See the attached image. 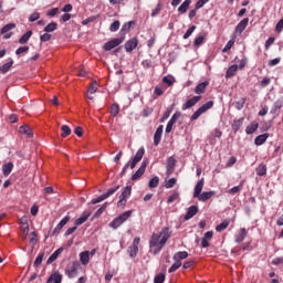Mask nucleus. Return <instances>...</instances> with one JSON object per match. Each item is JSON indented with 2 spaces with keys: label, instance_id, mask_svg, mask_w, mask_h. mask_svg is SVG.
<instances>
[{
  "label": "nucleus",
  "instance_id": "nucleus-1",
  "mask_svg": "<svg viewBox=\"0 0 283 283\" xmlns=\"http://www.w3.org/2000/svg\"><path fill=\"white\" fill-rule=\"evenodd\" d=\"M171 238V232H169V228H163L159 233H153L149 247L153 249V254L158 255L160 251H163V248L165 244H167V240Z\"/></svg>",
  "mask_w": 283,
  "mask_h": 283
},
{
  "label": "nucleus",
  "instance_id": "nucleus-2",
  "mask_svg": "<svg viewBox=\"0 0 283 283\" xmlns=\"http://www.w3.org/2000/svg\"><path fill=\"white\" fill-rule=\"evenodd\" d=\"M145 156V148H139L136 153V155L133 157L132 161H128L122 169L120 176H125L127 174V169H134L138 163L143 160V157Z\"/></svg>",
  "mask_w": 283,
  "mask_h": 283
},
{
  "label": "nucleus",
  "instance_id": "nucleus-3",
  "mask_svg": "<svg viewBox=\"0 0 283 283\" xmlns=\"http://www.w3.org/2000/svg\"><path fill=\"white\" fill-rule=\"evenodd\" d=\"M211 107H213V101L207 102L191 115L190 120H198L200 116H202L205 112H208V109H211Z\"/></svg>",
  "mask_w": 283,
  "mask_h": 283
},
{
  "label": "nucleus",
  "instance_id": "nucleus-4",
  "mask_svg": "<svg viewBox=\"0 0 283 283\" xmlns=\"http://www.w3.org/2000/svg\"><path fill=\"white\" fill-rule=\"evenodd\" d=\"M123 41H125V36L115 38L113 40H109L108 42H106L103 45V50H105V52H112V50H114L115 48H118V45H120V43H123Z\"/></svg>",
  "mask_w": 283,
  "mask_h": 283
},
{
  "label": "nucleus",
  "instance_id": "nucleus-5",
  "mask_svg": "<svg viewBox=\"0 0 283 283\" xmlns=\"http://www.w3.org/2000/svg\"><path fill=\"white\" fill-rule=\"evenodd\" d=\"M78 269H81V263L72 262L66 266L65 275H67V277H76V275H78Z\"/></svg>",
  "mask_w": 283,
  "mask_h": 283
},
{
  "label": "nucleus",
  "instance_id": "nucleus-6",
  "mask_svg": "<svg viewBox=\"0 0 283 283\" xmlns=\"http://www.w3.org/2000/svg\"><path fill=\"white\" fill-rule=\"evenodd\" d=\"M132 196V186H126L123 192L119 195L118 205L125 207V202H127V198Z\"/></svg>",
  "mask_w": 283,
  "mask_h": 283
},
{
  "label": "nucleus",
  "instance_id": "nucleus-7",
  "mask_svg": "<svg viewBox=\"0 0 283 283\" xmlns=\"http://www.w3.org/2000/svg\"><path fill=\"white\" fill-rule=\"evenodd\" d=\"M180 116H182V113L180 112H176L172 117L170 118V120L168 122L167 126H166V134H170L171 129H174V125H176V123L178 122V118H180Z\"/></svg>",
  "mask_w": 283,
  "mask_h": 283
},
{
  "label": "nucleus",
  "instance_id": "nucleus-8",
  "mask_svg": "<svg viewBox=\"0 0 283 283\" xmlns=\"http://www.w3.org/2000/svg\"><path fill=\"white\" fill-rule=\"evenodd\" d=\"M15 28H17V24H14V23H9V24L4 25L1 29V34H4L3 39H10V36H12V32H10V30H14Z\"/></svg>",
  "mask_w": 283,
  "mask_h": 283
},
{
  "label": "nucleus",
  "instance_id": "nucleus-9",
  "mask_svg": "<svg viewBox=\"0 0 283 283\" xmlns=\"http://www.w3.org/2000/svg\"><path fill=\"white\" fill-rule=\"evenodd\" d=\"M146 169H147V161H143L139 169L136 170V172L132 176V180H138V178L145 175Z\"/></svg>",
  "mask_w": 283,
  "mask_h": 283
},
{
  "label": "nucleus",
  "instance_id": "nucleus-10",
  "mask_svg": "<svg viewBox=\"0 0 283 283\" xmlns=\"http://www.w3.org/2000/svg\"><path fill=\"white\" fill-rule=\"evenodd\" d=\"M138 48V39L133 38L125 43L126 52H134Z\"/></svg>",
  "mask_w": 283,
  "mask_h": 283
},
{
  "label": "nucleus",
  "instance_id": "nucleus-11",
  "mask_svg": "<svg viewBox=\"0 0 283 283\" xmlns=\"http://www.w3.org/2000/svg\"><path fill=\"white\" fill-rule=\"evenodd\" d=\"M200 98H202V96L191 97L182 105V109L185 111V109H189V108L193 107L197 103H200Z\"/></svg>",
  "mask_w": 283,
  "mask_h": 283
},
{
  "label": "nucleus",
  "instance_id": "nucleus-12",
  "mask_svg": "<svg viewBox=\"0 0 283 283\" xmlns=\"http://www.w3.org/2000/svg\"><path fill=\"white\" fill-rule=\"evenodd\" d=\"M213 196H216L214 191H205V192H201L196 198H198V200H200L201 202H207V200H211Z\"/></svg>",
  "mask_w": 283,
  "mask_h": 283
},
{
  "label": "nucleus",
  "instance_id": "nucleus-13",
  "mask_svg": "<svg viewBox=\"0 0 283 283\" xmlns=\"http://www.w3.org/2000/svg\"><path fill=\"white\" fill-rule=\"evenodd\" d=\"M167 176H171L174 174V169H176V158L169 157L167 159Z\"/></svg>",
  "mask_w": 283,
  "mask_h": 283
},
{
  "label": "nucleus",
  "instance_id": "nucleus-14",
  "mask_svg": "<svg viewBox=\"0 0 283 283\" xmlns=\"http://www.w3.org/2000/svg\"><path fill=\"white\" fill-rule=\"evenodd\" d=\"M163 138V125L158 126V128L155 132L154 135V145L156 147H158V145H160V140Z\"/></svg>",
  "mask_w": 283,
  "mask_h": 283
},
{
  "label": "nucleus",
  "instance_id": "nucleus-15",
  "mask_svg": "<svg viewBox=\"0 0 283 283\" xmlns=\"http://www.w3.org/2000/svg\"><path fill=\"white\" fill-rule=\"evenodd\" d=\"M91 216H92V212L84 211L83 214L75 220V227H81V224H84V222H87Z\"/></svg>",
  "mask_w": 283,
  "mask_h": 283
},
{
  "label": "nucleus",
  "instance_id": "nucleus-16",
  "mask_svg": "<svg viewBox=\"0 0 283 283\" xmlns=\"http://www.w3.org/2000/svg\"><path fill=\"white\" fill-rule=\"evenodd\" d=\"M63 282V275L59 272H54L51 274L46 281V283H61Z\"/></svg>",
  "mask_w": 283,
  "mask_h": 283
},
{
  "label": "nucleus",
  "instance_id": "nucleus-17",
  "mask_svg": "<svg viewBox=\"0 0 283 283\" xmlns=\"http://www.w3.org/2000/svg\"><path fill=\"white\" fill-rule=\"evenodd\" d=\"M207 87H209V82L205 81L199 83L196 87H195V94H205Z\"/></svg>",
  "mask_w": 283,
  "mask_h": 283
},
{
  "label": "nucleus",
  "instance_id": "nucleus-18",
  "mask_svg": "<svg viewBox=\"0 0 283 283\" xmlns=\"http://www.w3.org/2000/svg\"><path fill=\"white\" fill-rule=\"evenodd\" d=\"M205 187V178H201L197 185L195 186V192H193V198L197 196H200L202 193V189Z\"/></svg>",
  "mask_w": 283,
  "mask_h": 283
},
{
  "label": "nucleus",
  "instance_id": "nucleus-19",
  "mask_svg": "<svg viewBox=\"0 0 283 283\" xmlns=\"http://www.w3.org/2000/svg\"><path fill=\"white\" fill-rule=\"evenodd\" d=\"M97 91H98V86H97V84H96V81H94V82L90 85V87H88V90H87V94H86L87 98H90V101H94V96H92V95H90V94H96Z\"/></svg>",
  "mask_w": 283,
  "mask_h": 283
},
{
  "label": "nucleus",
  "instance_id": "nucleus-20",
  "mask_svg": "<svg viewBox=\"0 0 283 283\" xmlns=\"http://www.w3.org/2000/svg\"><path fill=\"white\" fill-rule=\"evenodd\" d=\"M70 216L64 217L59 224L56 226V228L53 231V234H56L61 231V229H63V227H65V224H67L70 222Z\"/></svg>",
  "mask_w": 283,
  "mask_h": 283
},
{
  "label": "nucleus",
  "instance_id": "nucleus-21",
  "mask_svg": "<svg viewBox=\"0 0 283 283\" xmlns=\"http://www.w3.org/2000/svg\"><path fill=\"white\" fill-rule=\"evenodd\" d=\"M197 213H198V206H191L190 208H188V211L184 220H191V218H193V216H196Z\"/></svg>",
  "mask_w": 283,
  "mask_h": 283
},
{
  "label": "nucleus",
  "instance_id": "nucleus-22",
  "mask_svg": "<svg viewBox=\"0 0 283 283\" xmlns=\"http://www.w3.org/2000/svg\"><path fill=\"white\" fill-rule=\"evenodd\" d=\"M247 25H249V18H244L237 27H235V32H239L242 34L244 30H247Z\"/></svg>",
  "mask_w": 283,
  "mask_h": 283
},
{
  "label": "nucleus",
  "instance_id": "nucleus-23",
  "mask_svg": "<svg viewBox=\"0 0 283 283\" xmlns=\"http://www.w3.org/2000/svg\"><path fill=\"white\" fill-rule=\"evenodd\" d=\"M19 134H24L27 138H32V136H34V134L32 133V128H30L28 125H22L19 128Z\"/></svg>",
  "mask_w": 283,
  "mask_h": 283
},
{
  "label": "nucleus",
  "instance_id": "nucleus-24",
  "mask_svg": "<svg viewBox=\"0 0 283 283\" xmlns=\"http://www.w3.org/2000/svg\"><path fill=\"white\" fill-rule=\"evenodd\" d=\"M12 169H14V164L9 161L8 164L2 166L3 176L8 177L12 174Z\"/></svg>",
  "mask_w": 283,
  "mask_h": 283
},
{
  "label": "nucleus",
  "instance_id": "nucleus-25",
  "mask_svg": "<svg viewBox=\"0 0 283 283\" xmlns=\"http://www.w3.org/2000/svg\"><path fill=\"white\" fill-rule=\"evenodd\" d=\"M63 253V248H59L46 261V264H52Z\"/></svg>",
  "mask_w": 283,
  "mask_h": 283
},
{
  "label": "nucleus",
  "instance_id": "nucleus-26",
  "mask_svg": "<svg viewBox=\"0 0 283 283\" xmlns=\"http://www.w3.org/2000/svg\"><path fill=\"white\" fill-rule=\"evenodd\" d=\"M187 258H189V253L187 251H182V252H177L172 260H175V262H180L181 260H187Z\"/></svg>",
  "mask_w": 283,
  "mask_h": 283
},
{
  "label": "nucleus",
  "instance_id": "nucleus-27",
  "mask_svg": "<svg viewBox=\"0 0 283 283\" xmlns=\"http://www.w3.org/2000/svg\"><path fill=\"white\" fill-rule=\"evenodd\" d=\"M269 138V134L265 133L263 135H259L255 139H254V144L256 146H260V145H264V143H266V139Z\"/></svg>",
  "mask_w": 283,
  "mask_h": 283
},
{
  "label": "nucleus",
  "instance_id": "nucleus-28",
  "mask_svg": "<svg viewBox=\"0 0 283 283\" xmlns=\"http://www.w3.org/2000/svg\"><path fill=\"white\" fill-rule=\"evenodd\" d=\"M80 262L84 265L90 264V251H84L80 254Z\"/></svg>",
  "mask_w": 283,
  "mask_h": 283
},
{
  "label": "nucleus",
  "instance_id": "nucleus-29",
  "mask_svg": "<svg viewBox=\"0 0 283 283\" xmlns=\"http://www.w3.org/2000/svg\"><path fill=\"white\" fill-rule=\"evenodd\" d=\"M189 6H191V0H185L182 4L178 8V12L180 14H185L187 10H189Z\"/></svg>",
  "mask_w": 283,
  "mask_h": 283
},
{
  "label": "nucleus",
  "instance_id": "nucleus-30",
  "mask_svg": "<svg viewBox=\"0 0 283 283\" xmlns=\"http://www.w3.org/2000/svg\"><path fill=\"white\" fill-rule=\"evenodd\" d=\"M32 36V31H27L20 39L19 43L20 45H25L28 41H30V38Z\"/></svg>",
  "mask_w": 283,
  "mask_h": 283
},
{
  "label": "nucleus",
  "instance_id": "nucleus-31",
  "mask_svg": "<svg viewBox=\"0 0 283 283\" xmlns=\"http://www.w3.org/2000/svg\"><path fill=\"white\" fill-rule=\"evenodd\" d=\"M12 65H14V61L10 60V62L0 66V74H7V72H10Z\"/></svg>",
  "mask_w": 283,
  "mask_h": 283
},
{
  "label": "nucleus",
  "instance_id": "nucleus-32",
  "mask_svg": "<svg viewBox=\"0 0 283 283\" xmlns=\"http://www.w3.org/2000/svg\"><path fill=\"white\" fill-rule=\"evenodd\" d=\"M133 25H136L135 21H129V22L125 23L120 30L122 34H127V32H129L132 30Z\"/></svg>",
  "mask_w": 283,
  "mask_h": 283
},
{
  "label": "nucleus",
  "instance_id": "nucleus-33",
  "mask_svg": "<svg viewBox=\"0 0 283 283\" xmlns=\"http://www.w3.org/2000/svg\"><path fill=\"white\" fill-rule=\"evenodd\" d=\"M235 72H238V65L233 64L226 72V78H231L232 76H235Z\"/></svg>",
  "mask_w": 283,
  "mask_h": 283
},
{
  "label": "nucleus",
  "instance_id": "nucleus-34",
  "mask_svg": "<svg viewBox=\"0 0 283 283\" xmlns=\"http://www.w3.org/2000/svg\"><path fill=\"white\" fill-rule=\"evenodd\" d=\"M158 185H160V179L158 177H153L149 182H148V187L150 189H156V187H158Z\"/></svg>",
  "mask_w": 283,
  "mask_h": 283
},
{
  "label": "nucleus",
  "instance_id": "nucleus-35",
  "mask_svg": "<svg viewBox=\"0 0 283 283\" xmlns=\"http://www.w3.org/2000/svg\"><path fill=\"white\" fill-rule=\"evenodd\" d=\"M61 130H62V134H61L62 138H67V136H70V134H72V129L67 125H63L61 127Z\"/></svg>",
  "mask_w": 283,
  "mask_h": 283
},
{
  "label": "nucleus",
  "instance_id": "nucleus-36",
  "mask_svg": "<svg viewBox=\"0 0 283 283\" xmlns=\"http://www.w3.org/2000/svg\"><path fill=\"white\" fill-rule=\"evenodd\" d=\"M244 238H247V229L242 228L239 231L235 242H242V241H244Z\"/></svg>",
  "mask_w": 283,
  "mask_h": 283
},
{
  "label": "nucleus",
  "instance_id": "nucleus-37",
  "mask_svg": "<svg viewBox=\"0 0 283 283\" xmlns=\"http://www.w3.org/2000/svg\"><path fill=\"white\" fill-rule=\"evenodd\" d=\"M243 123H244V117L234 120L233 124H232V129L238 132L240 129V127H242Z\"/></svg>",
  "mask_w": 283,
  "mask_h": 283
},
{
  "label": "nucleus",
  "instance_id": "nucleus-38",
  "mask_svg": "<svg viewBox=\"0 0 283 283\" xmlns=\"http://www.w3.org/2000/svg\"><path fill=\"white\" fill-rule=\"evenodd\" d=\"M258 127H259L258 123H252L247 127L245 132L247 134H254V132H258Z\"/></svg>",
  "mask_w": 283,
  "mask_h": 283
},
{
  "label": "nucleus",
  "instance_id": "nucleus-39",
  "mask_svg": "<svg viewBox=\"0 0 283 283\" xmlns=\"http://www.w3.org/2000/svg\"><path fill=\"white\" fill-rule=\"evenodd\" d=\"M117 114H120V106L118 104L111 105V116H116Z\"/></svg>",
  "mask_w": 283,
  "mask_h": 283
},
{
  "label": "nucleus",
  "instance_id": "nucleus-40",
  "mask_svg": "<svg viewBox=\"0 0 283 283\" xmlns=\"http://www.w3.org/2000/svg\"><path fill=\"white\" fill-rule=\"evenodd\" d=\"M43 258H45V253H40L38 256H36V259H35V261H34V263H33V266H35V269L36 268H39V266H41V263L43 262Z\"/></svg>",
  "mask_w": 283,
  "mask_h": 283
},
{
  "label": "nucleus",
  "instance_id": "nucleus-41",
  "mask_svg": "<svg viewBox=\"0 0 283 283\" xmlns=\"http://www.w3.org/2000/svg\"><path fill=\"white\" fill-rule=\"evenodd\" d=\"M59 28V24L56 22H51L44 28V32H54Z\"/></svg>",
  "mask_w": 283,
  "mask_h": 283
},
{
  "label": "nucleus",
  "instance_id": "nucleus-42",
  "mask_svg": "<svg viewBox=\"0 0 283 283\" xmlns=\"http://www.w3.org/2000/svg\"><path fill=\"white\" fill-rule=\"evenodd\" d=\"M120 189V186H116L115 188L108 189L104 195V197L107 199L109 196H114L115 192H117Z\"/></svg>",
  "mask_w": 283,
  "mask_h": 283
},
{
  "label": "nucleus",
  "instance_id": "nucleus-43",
  "mask_svg": "<svg viewBox=\"0 0 283 283\" xmlns=\"http://www.w3.org/2000/svg\"><path fill=\"white\" fill-rule=\"evenodd\" d=\"M182 266V262L175 261V263L169 268L168 273H175L179 268Z\"/></svg>",
  "mask_w": 283,
  "mask_h": 283
},
{
  "label": "nucleus",
  "instance_id": "nucleus-44",
  "mask_svg": "<svg viewBox=\"0 0 283 283\" xmlns=\"http://www.w3.org/2000/svg\"><path fill=\"white\" fill-rule=\"evenodd\" d=\"M256 174H258V176H266V165L261 164V165L256 168Z\"/></svg>",
  "mask_w": 283,
  "mask_h": 283
},
{
  "label": "nucleus",
  "instance_id": "nucleus-45",
  "mask_svg": "<svg viewBox=\"0 0 283 283\" xmlns=\"http://www.w3.org/2000/svg\"><path fill=\"white\" fill-rule=\"evenodd\" d=\"M227 227H229V221L224 220L223 222H221L220 224H218L216 227V231H218L219 233L224 231V229H227Z\"/></svg>",
  "mask_w": 283,
  "mask_h": 283
},
{
  "label": "nucleus",
  "instance_id": "nucleus-46",
  "mask_svg": "<svg viewBox=\"0 0 283 283\" xmlns=\"http://www.w3.org/2000/svg\"><path fill=\"white\" fill-rule=\"evenodd\" d=\"M120 28V21L118 20H115L111 27H109V30L111 32H118V29Z\"/></svg>",
  "mask_w": 283,
  "mask_h": 283
},
{
  "label": "nucleus",
  "instance_id": "nucleus-47",
  "mask_svg": "<svg viewBox=\"0 0 283 283\" xmlns=\"http://www.w3.org/2000/svg\"><path fill=\"white\" fill-rule=\"evenodd\" d=\"M120 224H123V221L117 217L111 222L109 227H112L113 229H118Z\"/></svg>",
  "mask_w": 283,
  "mask_h": 283
},
{
  "label": "nucleus",
  "instance_id": "nucleus-48",
  "mask_svg": "<svg viewBox=\"0 0 283 283\" xmlns=\"http://www.w3.org/2000/svg\"><path fill=\"white\" fill-rule=\"evenodd\" d=\"M117 218H119L123 222L129 220V218H132V210H128V211L122 213V214H120L119 217H117Z\"/></svg>",
  "mask_w": 283,
  "mask_h": 283
},
{
  "label": "nucleus",
  "instance_id": "nucleus-49",
  "mask_svg": "<svg viewBox=\"0 0 283 283\" xmlns=\"http://www.w3.org/2000/svg\"><path fill=\"white\" fill-rule=\"evenodd\" d=\"M282 109V102H275L273 108L271 109V114H277Z\"/></svg>",
  "mask_w": 283,
  "mask_h": 283
},
{
  "label": "nucleus",
  "instance_id": "nucleus-50",
  "mask_svg": "<svg viewBox=\"0 0 283 283\" xmlns=\"http://www.w3.org/2000/svg\"><path fill=\"white\" fill-rule=\"evenodd\" d=\"M105 209H107V203H104V205L94 213V218H101V216H103V211H105Z\"/></svg>",
  "mask_w": 283,
  "mask_h": 283
},
{
  "label": "nucleus",
  "instance_id": "nucleus-51",
  "mask_svg": "<svg viewBox=\"0 0 283 283\" xmlns=\"http://www.w3.org/2000/svg\"><path fill=\"white\" fill-rule=\"evenodd\" d=\"M39 19H41V14L39 12H33L30 17H29V21L31 23H34V21H39Z\"/></svg>",
  "mask_w": 283,
  "mask_h": 283
},
{
  "label": "nucleus",
  "instance_id": "nucleus-52",
  "mask_svg": "<svg viewBox=\"0 0 283 283\" xmlns=\"http://www.w3.org/2000/svg\"><path fill=\"white\" fill-rule=\"evenodd\" d=\"M155 283H165V273H159L154 279Z\"/></svg>",
  "mask_w": 283,
  "mask_h": 283
},
{
  "label": "nucleus",
  "instance_id": "nucleus-53",
  "mask_svg": "<svg viewBox=\"0 0 283 283\" xmlns=\"http://www.w3.org/2000/svg\"><path fill=\"white\" fill-rule=\"evenodd\" d=\"M129 255L130 258H136V255H138V247L132 245L129 248Z\"/></svg>",
  "mask_w": 283,
  "mask_h": 283
},
{
  "label": "nucleus",
  "instance_id": "nucleus-54",
  "mask_svg": "<svg viewBox=\"0 0 283 283\" xmlns=\"http://www.w3.org/2000/svg\"><path fill=\"white\" fill-rule=\"evenodd\" d=\"M30 51V46H20L17 51L15 54L19 56L21 54H25V52Z\"/></svg>",
  "mask_w": 283,
  "mask_h": 283
},
{
  "label": "nucleus",
  "instance_id": "nucleus-55",
  "mask_svg": "<svg viewBox=\"0 0 283 283\" xmlns=\"http://www.w3.org/2000/svg\"><path fill=\"white\" fill-rule=\"evenodd\" d=\"M193 32H196V25L190 27L186 33L184 34V39H189V36H191V34H193Z\"/></svg>",
  "mask_w": 283,
  "mask_h": 283
},
{
  "label": "nucleus",
  "instance_id": "nucleus-56",
  "mask_svg": "<svg viewBox=\"0 0 283 283\" xmlns=\"http://www.w3.org/2000/svg\"><path fill=\"white\" fill-rule=\"evenodd\" d=\"M233 45H235V40H230L223 48L222 52H229V50H231Z\"/></svg>",
  "mask_w": 283,
  "mask_h": 283
},
{
  "label": "nucleus",
  "instance_id": "nucleus-57",
  "mask_svg": "<svg viewBox=\"0 0 283 283\" xmlns=\"http://www.w3.org/2000/svg\"><path fill=\"white\" fill-rule=\"evenodd\" d=\"M240 191H242V188L240 186H234L228 191V193H230V196H235V193H240Z\"/></svg>",
  "mask_w": 283,
  "mask_h": 283
},
{
  "label": "nucleus",
  "instance_id": "nucleus-58",
  "mask_svg": "<svg viewBox=\"0 0 283 283\" xmlns=\"http://www.w3.org/2000/svg\"><path fill=\"white\" fill-rule=\"evenodd\" d=\"M176 182H177V179H176V178H170V179L166 182V185H165L166 189H171V188H174V186L176 185Z\"/></svg>",
  "mask_w": 283,
  "mask_h": 283
},
{
  "label": "nucleus",
  "instance_id": "nucleus-59",
  "mask_svg": "<svg viewBox=\"0 0 283 283\" xmlns=\"http://www.w3.org/2000/svg\"><path fill=\"white\" fill-rule=\"evenodd\" d=\"M51 40H52V34H50V33H44L40 36V41L42 43H45V42L51 41Z\"/></svg>",
  "mask_w": 283,
  "mask_h": 283
},
{
  "label": "nucleus",
  "instance_id": "nucleus-60",
  "mask_svg": "<svg viewBox=\"0 0 283 283\" xmlns=\"http://www.w3.org/2000/svg\"><path fill=\"white\" fill-rule=\"evenodd\" d=\"M178 198H180V193L174 192L172 195L169 196L168 203L175 202V200H178Z\"/></svg>",
  "mask_w": 283,
  "mask_h": 283
},
{
  "label": "nucleus",
  "instance_id": "nucleus-61",
  "mask_svg": "<svg viewBox=\"0 0 283 283\" xmlns=\"http://www.w3.org/2000/svg\"><path fill=\"white\" fill-rule=\"evenodd\" d=\"M153 113H154V108H151V107H146V108L143 111V116H144V118H147L148 116H151Z\"/></svg>",
  "mask_w": 283,
  "mask_h": 283
},
{
  "label": "nucleus",
  "instance_id": "nucleus-62",
  "mask_svg": "<svg viewBox=\"0 0 283 283\" xmlns=\"http://www.w3.org/2000/svg\"><path fill=\"white\" fill-rule=\"evenodd\" d=\"M169 116H171V108H167L166 112L164 113L160 123H165V120H167V118H169Z\"/></svg>",
  "mask_w": 283,
  "mask_h": 283
},
{
  "label": "nucleus",
  "instance_id": "nucleus-63",
  "mask_svg": "<svg viewBox=\"0 0 283 283\" xmlns=\"http://www.w3.org/2000/svg\"><path fill=\"white\" fill-rule=\"evenodd\" d=\"M59 14V8H53L48 11L46 15L48 17H56Z\"/></svg>",
  "mask_w": 283,
  "mask_h": 283
},
{
  "label": "nucleus",
  "instance_id": "nucleus-64",
  "mask_svg": "<svg viewBox=\"0 0 283 283\" xmlns=\"http://www.w3.org/2000/svg\"><path fill=\"white\" fill-rule=\"evenodd\" d=\"M275 30H276V32H282V30H283V19H281V20L277 22V24H276V27H275Z\"/></svg>",
  "mask_w": 283,
  "mask_h": 283
}]
</instances>
